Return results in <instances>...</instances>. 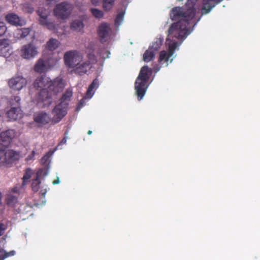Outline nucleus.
<instances>
[{
    "mask_svg": "<svg viewBox=\"0 0 260 260\" xmlns=\"http://www.w3.org/2000/svg\"><path fill=\"white\" fill-rule=\"evenodd\" d=\"M15 254L16 252L14 250H11L9 252H7L5 250L1 248V260H4L6 258L13 256Z\"/></svg>",
    "mask_w": 260,
    "mask_h": 260,
    "instance_id": "32",
    "label": "nucleus"
},
{
    "mask_svg": "<svg viewBox=\"0 0 260 260\" xmlns=\"http://www.w3.org/2000/svg\"><path fill=\"white\" fill-rule=\"evenodd\" d=\"M6 202L8 206L14 207L18 203V196L8 194L6 198Z\"/></svg>",
    "mask_w": 260,
    "mask_h": 260,
    "instance_id": "25",
    "label": "nucleus"
},
{
    "mask_svg": "<svg viewBox=\"0 0 260 260\" xmlns=\"http://www.w3.org/2000/svg\"><path fill=\"white\" fill-rule=\"evenodd\" d=\"M88 59L91 63H94L96 61V56L93 54H88Z\"/></svg>",
    "mask_w": 260,
    "mask_h": 260,
    "instance_id": "39",
    "label": "nucleus"
},
{
    "mask_svg": "<svg viewBox=\"0 0 260 260\" xmlns=\"http://www.w3.org/2000/svg\"><path fill=\"white\" fill-rule=\"evenodd\" d=\"M21 56L25 59L33 58L38 54L37 48L32 43L24 45L21 50Z\"/></svg>",
    "mask_w": 260,
    "mask_h": 260,
    "instance_id": "11",
    "label": "nucleus"
},
{
    "mask_svg": "<svg viewBox=\"0 0 260 260\" xmlns=\"http://www.w3.org/2000/svg\"><path fill=\"white\" fill-rule=\"evenodd\" d=\"M162 42L163 39H156V41L153 43L152 45L151 46H149V48H151V50H153L154 52H156L160 48L162 45Z\"/></svg>",
    "mask_w": 260,
    "mask_h": 260,
    "instance_id": "31",
    "label": "nucleus"
},
{
    "mask_svg": "<svg viewBox=\"0 0 260 260\" xmlns=\"http://www.w3.org/2000/svg\"><path fill=\"white\" fill-rule=\"evenodd\" d=\"M6 20L10 24L15 26H21L22 25L20 17L15 14L10 13L6 16Z\"/></svg>",
    "mask_w": 260,
    "mask_h": 260,
    "instance_id": "18",
    "label": "nucleus"
},
{
    "mask_svg": "<svg viewBox=\"0 0 260 260\" xmlns=\"http://www.w3.org/2000/svg\"><path fill=\"white\" fill-rule=\"evenodd\" d=\"M18 191V189L17 187H14L12 188V192L14 193H17Z\"/></svg>",
    "mask_w": 260,
    "mask_h": 260,
    "instance_id": "47",
    "label": "nucleus"
},
{
    "mask_svg": "<svg viewBox=\"0 0 260 260\" xmlns=\"http://www.w3.org/2000/svg\"><path fill=\"white\" fill-rule=\"evenodd\" d=\"M115 0H103V9L107 12L110 11L114 5Z\"/></svg>",
    "mask_w": 260,
    "mask_h": 260,
    "instance_id": "29",
    "label": "nucleus"
},
{
    "mask_svg": "<svg viewBox=\"0 0 260 260\" xmlns=\"http://www.w3.org/2000/svg\"><path fill=\"white\" fill-rule=\"evenodd\" d=\"M110 31V26L106 23H102L99 26L98 34L101 43H105L108 40Z\"/></svg>",
    "mask_w": 260,
    "mask_h": 260,
    "instance_id": "13",
    "label": "nucleus"
},
{
    "mask_svg": "<svg viewBox=\"0 0 260 260\" xmlns=\"http://www.w3.org/2000/svg\"><path fill=\"white\" fill-rule=\"evenodd\" d=\"M123 17L124 12H120V13H119L115 19V24L117 25H120L123 20Z\"/></svg>",
    "mask_w": 260,
    "mask_h": 260,
    "instance_id": "36",
    "label": "nucleus"
},
{
    "mask_svg": "<svg viewBox=\"0 0 260 260\" xmlns=\"http://www.w3.org/2000/svg\"><path fill=\"white\" fill-rule=\"evenodd\" d=\"M9 42L8 39H1V56L7 57L11 54Z\"/></svg>",
    "mask_w": 260,
    "mask_h": 260,
    "instance_id": "19",
    "label": "nucleus"
},
{
    "mask_svg": "<svg viewBox=\"0 0 260 260\" xmlns=\"http://www.w3.org/2000/svg\"><path fill=\"white\" fill-rule=\"evenodd\" d=\"M73 95V92L72 89H67L66 92L62 94L60 99V102H64L65 103H69L70 98Z\"/></svg>",
    "mask_w": 260,
    "mask_h": 260,
    "instance_id": "30",
    "label": "nucleus"
},
{
    "mask_svg": "<svg viewBox=\"0 0 260 260\" xmlns=\"http://www.w3.org/2000/svg\"><path fill=\"white\" fill-rule=\"evenodd\" d=\"M27 81L21 76H17L11 78L8 82L10 88L16 91H19L26 86Z\"/></svg>",
    "mask_w": 260,
    "mask_h": 260,
    "instance_id": "10",
    "label": "nucleus"
},
{
    "mask_svg": "<svg viewBox=\"0 0 260 260\" xmlns=\"http://www.w3.org/2000/svg\"><path fill=\"white\" fill-rule=\"evenodd\" d=\"M58 60L55 58H49L45 60L39 58L34 66V71L38 73H45L57 63Z\"/></svg>",
    "mask_w": 260,
    "mask_h": 260,
    "instance_id": "5",
    "label": "nucleus"
},
{
    "mask_svg": "<svg viewBox=\"0 0 260 260\" xmlns=\"http://www.w3.org/2000/svg\"><path fill=\"white\" fill-rule=\"evenodd\" d=\"M32 170L30 168H27L25 170V173L22 178L23 184H25L31 177Z\"/></svg>",
    "mask_w": 260,
    "mask_h": 260,
    "instance_id": "34",
    "label": "nucleus"
},
{
    "mask_svg": "<svg viewBox=\"0 0 260 260\" xmlns=\"http://www.w3.org/2000/svg\"><path fill=\"white\" fill-rule=\"evenodd\" d=\"M21 99L19 96H12L9 100V105L11 107H21Z\"/></svg>",
    "mask_w": 260,
    "mask_h": 260,
    "instance_id": "28",
    "label": "nucleus"
},
{
    "mask_svg": "<svg viewBox=\"0 0 260 260\" xmlns=\"http://www.w3.org/2000/svg\"><path fill=\"white\" fill-rule=\"evenodd\" d=\"M198 1L187 0L185 7H176L173 8L171 10V19L176 21L174 23H177L178 28L188 33V34L190 32L187 28V26L195 16V5Z\"/></svg>",
    "mask_w": 260,
    "mask_h": 260,
    "instance_id": "1",
    "label": "nucleus"
},
{
    "mask_svg": "<svg viewBox=\"0 0 260 260\" xmlns=\"http://www.w3.org/2000/svg\"><path fill=\"white\" fill-rule=\"evenodd\" d=\"M59 183V179L58 177H57L56 180H55L53 181V184L54 185L58 184Z\"/></svg>",
    "mask_w": 260,
    "mask_h": 260,
    "instance_id": "46",
    "label": "nucleus"
},
{
    "mask_svg": "<svg viewBox=\"0 0 260 260\" xmlns=\"http://www.w3.org/2000/svg\"><path fill=\"white\" fill-rule=\"evenodd\" d=\"M37 13L40 16V24H41L42 23H44L46 22V20L48 19V13L47 11L45 9L40 8L38 10Z\"/></svg>",
    "mask_w": 260,
    "mask_h": 260,
    "instance_id": "27",
    "label": "nucleus"
},
{
    "mask_svg": "<svg viewBox=\"0 0 260 260\" xmlns=\"http://www.w3.org/2000/svg\"><path fill=\"white\" fill-rule=\"evenodd\" d=\"M72 10V5L67 2H62L55 6L54 14L58 18L63 20L69 17Z\"/></svg>",
    "mask_w": 260,
    "mask_h": 260,
    "instance_id": "7",
    "label": "nucleus"
},
{
    "mask_svg": "<svg viewBox=\"0 0 260 260\" xmlns=\"http://www.w3.org/2000/svg\"><path fill=\"white\" fill-rule=\"evenodd\" d=\"M91 68V62L89 61H86L82 63H78V65L74 68L73 72L81 76L86 74Z\"/></svg>",
    "mask_w": 260,
    "mask_h": 260,
    "instance_id": "15",
    "label": "nucleus"
},
{
    "mask_svg": "<svg viewBox=\"0 0 260 260\" xmlns=\"http://www.w3.org/2000/svg\"><path fill=\"white\" fill-rule=\"evenodd\" d=\"M34 120L37 123L41 124H47L49 122L50 117L48 114L46 112H41L34 117Z\"/></svg>",
    "mask_w": 260,
    "mask_h": 260,
    "instance_id": "20",
    "label": "nucleus"
},
{
    "mask_svg": "<svg viewBox=\"0 0 260 260\" xmlns=\"http://www.w3.org/2000/svg\"><path fill=\"white\" fill-rule=\"evenodd\" d=\"M1 153H2L4 151V150H3L2 148H1Z\"/></svg>",
    "mask_w": 260,
    "mask_h": 260,
    "instance_id": "52",
    "label": "nucleus"
},
{
    "mask_svg": "<svg viewBox=\"0 0 260 260\" xmlns=\"http://www.w3.org/2000/svg\"><path fill=\"white\" fill-rule=\"evenodd\" d=\"M101 0H91V2L93 5L97 6L101 2Z\"/></svg>",
    "mask_w": 260,
    "mask_h": 260,
    "instance_id": "41",
    "label": "nucleus"
},
{
    "mask_svg": "<svg viewBox=\"0 0 260 260\" xmlns=\"http://www.w3.org/2000/svg\"><path fill=\"white\" fill-rule=\"evenodd\" d=\"M90 12L93 16L97 18H101L103 17L104 14L102 11L96 8L90 9Z\"/></svg>",
    "mask_w": 260,
    "mask_h": 260,
    "instance_id": "35",
    "label": "nucleus"
},
{
    "mask_svg": "<svg viewBox=\"0 0 260 260\" xmlns=\"http://www.w3.org/2000/svg\"><path fill=\"white\" fill-rule=\"evenodd\" d=\"M99 85V82L98 78H95L93 80L92 83L89 86L86 93V96L88 98H91L94 92H92L94 89H96Z\"/></svg>",
    "mask_w": 260,
    "mask_h": 260,
    "instance_id": "22",
    "label": "nucleus"
},
{
    "mask_svg": "<svg viewBox=\"0 0 260 260\" xmlns=\"http://www.w3.org/2000/svg\"><path fill=\"white\" fill-rule=\"evenodd\" d=\"M46 193V190L45 189L41 190L40 193L41 194V196L43 198H45Z\"/></svg>",
    "mask_w": 260,
    "mask_h": 260,
    "instance_id": "44",
    "label": "nucleus"
},
{
    "mask_svg": "<svg viewBox=\"0 0 260 260\" xmlns=\"http://www.w3.org/2000/svg\"><path fill=\"white\" fill-rule=\"evenodd\" d=\"M42 25L46 26V27L51 30H54L55 29V26L53 22H49L48 19L46 20L44 23H42Z\"/></svg>",
    "mask_w": 260,
    "mask_h": 260,
    "instance_id": "37",
    "label": "nucleus"
},
{
    "mask_svg": "<svg viewBox=\"0 0 260 260\" xmlns=\"http://www.w3.org/2000/svg\"><path fill=\"white\" fill-rule=\"evenodd\" d=\"M57 93L49 89L44 88L39 92L37 99L38 103H44V106H49L52 103L53 95H56Z\"/></svg>",
    "mask_w": 260,
    "mask_h": 260,
    "instance_id": "9",
    "label": "nucleus"
},
{
    "mask_svg": "<svg viewBox=\"0 0 260 260\" xmlns=\"http://www.w3.org/2000/svg\"><path fill=\"white\" fill-rule=\"evenodd\" d=\"M155 52L149 48L143 54V60L145 62H149L154 58Z\"/></svg>",
    "mask_w": 260,
    "mask_h": 260,
    "instance_id": "26",
    "label": "nucleus"
},
{
    "mask_svg": "<svg viewBox=\"0 0 260 260\" xmlns=\"http://www.w3.org/2000/svg\"><path fill=\"white\" fill-rule=\"evenodd\" d=\"M160 69V67H159L158 64H156L155 66L153 67V70L154 72L156 73Z\"/></svg>",
    "mask_w": 260,
    "mask_h": 260,
    "instance_id": "42",
    "label": "nucleus"
},
{
    "mask_svg": "<svg viewBox=\"0 0 260 260\" xmlns=\"http://www.w3.org/2000/svg\"><path fill=\"white\" fill-rule=\"evenodd\" d=\"M20 157L19 152L13 150H9L5 153L4 158L3 160V164L7 167H10Z\"/></svg>",
    "mask_w": 260,
    "mask_h": 260,
    "instance_id": "12",
    "label": "nucleus"
},
{
    "mask_svg": "<svg viewBox=\"0 0 260 260\" xmlns=\"http://www.w3.org/2000/svg\"><path fill=\"white\" fill-rule=\"evenodd\" d=\"M69 131L67 130L64 133V137L62 139L61 142H60V144L62 145L64 144L67 142V135H68Z\"/></svg>",
    "mask_w": 260,
    "mask_h": 260,
    "instance_id": "40",
    "label": "nucleus"
},
{
    "mask_svg": "<svg viewBox=\"0 0 260 260\" xmlns=\"http://www.w3.org/2000/svg\"><path fill=\"white\" fill-rule=\"evenodd\" d=\"M60 42L55 39L51 38L47 42L46 48L50 51H54L60 45Z\"/></svg>",
    "mask_w": 260,
    "mask_h": 260,
    "instance_id": "23",
    "label": "nucleus"
},
{
    "mask_svg": "<svg viewBox=\"0 0 260 260\" xmlns=\"http://www.w3.org/2000/svg\"><path fill=\"white\" fill-rule=\"evenodd\" d=\"M49 157V152L45 155H44L41 159L42 161H46L48 157Z\"/></svg>",
    "mask_w": 260,
    "mask_h": 260,
    "instance_id": "43",
    "label": "nucleus"
},
{
    "mask_svg": "<svg viewBox=\"0 0 260 260\" xmlns=\"http://www.w3.org/2000/svg\"><path fill=\"white\" fill-rule=\"evenodd\" d=\"M82 101H83V99H82V100H81V101H80V103H79V104H80V105H82Z\"/></svg>",
    "mask_w": 260,
    "mask_h": 260,
    "instance_id": "51",
    "label": "nucleus"
},
{
    "mask_svg": "<svg viewBox=\"0 0 260 260\" xmlns=\"http://www.w3.org/2000/svg\"><path fill=\"white\" fill-rule=\"evenodd\" d=\"M83 27L84 24L83 21L79 19L74 20L70 25L71 29L77 32L81 31Z\"/></svg>",
    "mask_w": 260,
    "mask_h": 260,
    "instance_id": "24",
    "label": "nucleus"
},
{
    "mask_svg": "<svg viewBox=\"0 0 260 260\" xmlns=\"http://www.w3.org/2000/svg\"><path fill=\"white\" fill-rule=\"evenodd\" d=\"M34 157H32V155H29V156H27V160H30L31 159H32V158H33Z\"/></svg>",
    "mask_w": 260,
    "mask_h": 260,
    "instance_id": "48",
    "label": "nucleus"
},
{
    "mask_svg": "<svg viewBox=\"0 0 260 260\" xmlns=\"http://www.w3.org/2000/svg\"><path fill=\"white\" fill-rule=\"evenodd\" d=\"M10 224L11 223L9 222L3 220L1 222V232L6 230L8 225H10ZM2 235V234L1 233V235Z\"/></svg>",
    "mask_w": 260,
    "mask_h": 260,
    "instance_id": "38",
    "label": "nucleus"
},
{
    "mask_svg": "<svg viewBox=\"0 0 260 260\" xmlns=\"http://www.w3.org/2000/svg\"><path fill=\"white\" fill-rule=\"evenodd\" d=\"M1 24H3V23H2L1 22ZM1 31H5L7 28L6 27V26L4 25H1Z\"/></svg>",
    "mask_w": 260,
    "mask_h": 260,
    "instance_id": "45",
    "label": "nucleus"
},
{
    "mask_svg": "<svg viewBox=\"0 0 260 260\" xmlns=\"http://www.w3.org/2000/svg\"><path fill=\"white\" fill-rule=\"evenodd\" d=\"M92 134V131H88V132H87V134L88 135H91Z\"/></svg>",
    "mask_w": 260,
    "mask_h": 260,
    "instance_id": "50",
    "label": "nucleus"
},
{
    "mask_svg": "<svg viewBox=\"0 0 260 260\" xmlns=\"http://www.w3.org/2000/svg\"><path fill=\"white\" fill-rule=\"evenodd\" d=\"M69 103L60 102L52 111L53 114L52 122L54 123L59 122L67 115Z\"/></svg>",
    "mask_w": 260,
    "mask_h": 260,
    "instance_id": "8",
    "label": "nucleus"
},
{
    "mask_svg": "<svg viewBox=\"0 0 260 260\" xmlns=\"http://www.w3.org/2000/svg\"><path fill=\"white\" fill-rule=\"evenodd\" d=\"M22 11L25 13H32L34 9L29 3H24L21 6Z\"/></svg>",
    "mask_w": 260,
    "mask_h": 260,
    "instance_id": "33",
    "label": "nucleus"
},
{
    "mask_svg": "<svg viewBox=\"0 0 260 260\" xmlns=\"http://www.w3.org/2000/svg\"><path fill=\"white\" fill-rule=\"evenodd\" d=\"M188 35V33L178 28L177 23L172 24L168 30V38L166 39V44L169 47L168 53L166 51H161L159 53L158 62L160 63L163 61L168 62L169 58L173 55L176 48L179 45L177 41L174 39L183 40Z\"/></svg>",
    "mask_w": 260,
    "mask_h": 260,
    "instance_id": "2",
    "label": "nucleus"
},
{
    "mask_svg": "<svg viewBox=\"0 0 260 260\" xmlns=\"http://www.w3.org/2000/svg\"><path fill=\"white\" fill-rule=\"evenodd\" d=\"M7 117L9 120L14 121L22 117V110L21 107H13L7 111Z\"/></svg>",
    "mask_w": 260,
    "mask_h": 260,
    "instance_id": "16",
    "label": "nucleus"
},
{
    "mask_svg": "<svg viewBox=\"0 0 260 260\" xmlns=\"http://www.w3.org/2000/svg\"><path fill=\"white\" fill-rule=\"evenodd\" d=\"M83 57L76 50H71L66 52L63 56L65 65L69 68H74L78 63L82 60Z\"/></svg>",
    "mask_w": 260,
    "mask_h": 260,
    "instance_id": "6",
    "label": "nucleus"
},
{
    "mask_svg": "<svg viewBox=\"0 0 260 260\" xmlns=\"http://www.w3.org/2000/svg\"><path fill=\"white\" fill-rule=\"evenodd\" d=\"M16 136V132L14 129H8L1 133V145L8 147Z\"/></svg>",
    "mask_w": 260,
    "mask_h": 260,
    "instance_id": "14",
    "label": "nucleus"
},
{
    "mask_svg": "<svg viewBox=\"0 0 260 260\" xmlns=\"http://www.w3.org/2000/svg\"><path fill=\"white\" fill-rule=\"evenodd\" d=\"M152 73V69L147 66H143L135 83V89L138 100H141L146 93L148 87V82Z\"/></svg>",
    "mask_w": 260,
    "mask_h": 260,
    "instance_id": "4",
    "label": "nucleus"
},
{
    "mask_svg": "<svg viewBox=\"0 0 260 260\" xmlns=\"http://www.w3.org/2000/svg\"><path fill=\"white\" fill-rule=\"evenodd\" d=\"M33 86L38 90H41L44 88L49 89L55 93L60 92L64 87V83L62 79L60 77H57L53 80L45 75H42L38 77L34 81Z\"/></svg>",
    "mask_w": 260,
    "mask_h": 260,
    "instance_id": "3",
    "label": "nucleus"
},
{
    "mask_svg": "<svg viewBox=\"0 0 260 260\" xmlns=\"http://www.w3.org/2000/svg\"><path fill=\"white\" fill-rule=\"evenodd\" d=\"M43 170L40 169L36 173V177L32 181L31 188L34 192H37L40 188V185L41 184L40 177H41Z\"/></svg>",
    "mask_w": 260,
    "mask_h": 260,
    "instance_id": "21",
    "label": "nucleus"
},
{
    "mask_svg": "<svg viewBox=\"0 0 260 260\" xmlns=\"http://www.w3.org/2000/svg\"><path fill=\"white\" fill-rule=\"evenodd\" d=\"M32 155V157H34L35 155V151L34 150H33L32 152H31V154Z\"/></svg>",
    "mask_w": 260,
    "mask_h": 260,
    "instance_id": "49",
    "label": "nucleus"
},
{
    "mask_svg": "<svg viewBox=\"0 0 260 260\" xmlns=\"http://www.w3.org/2000/svg\"><path fill=\"white\" fill-rule=\"evenodd\" d=\"M222 0H204L203 6L202 9L203 14L209 13L211 10L218 3L221 2Z\"/></svg>",
    "mask_w": 260,
    "mask_h": 260,
    "instance_id": "17",
    "label": "nucleus"
}]
</instances>
